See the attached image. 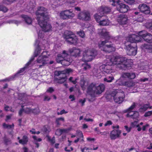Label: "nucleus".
<instances>
[{
  "mask_svg": "<svg viewBox=\"0 0 152 152\" xmlns=\"http://www.w3.org/2000/svg\"><path fill=\"white\" fill-rule=\"evenodd\" d=\"M121 133V131L120 130H114L111 132L110 137L111 139L115 140L118 137Z\"/></svg>",
  "mask_w": 152,
  "mask_h": 152,
  "instance_id": "obj_21",
  "label": "nucleus"
},
{
  "mask_svg": "<svg viewBox=\"0 0 152 152\" xmlns=\"http://www.w3.org/2000/svg\"><path fill=\"white\" fill-rule=\"evenodd\" d=\"M104 86L103 84H100L96 86L93 84L90 85L88 89L87 92L94 96L101 94L104 90Z\"/></svg>",
  "mask_w": 152,
  "mask_h": 152,
  "instance_id": "obj_7",
  "label": "nucleus"
},
{
  "mask_svg": "<svg viewBox=\"0 0 152 152\" xmlns=\"http://www.w3.org/2000/svg\"><path fill=\"white\" fill-rule=\"evenodd\" d=\"M146 37H149L151 39L148 40H147L149 42H151V43H152V36H146Z\"/></svg>",
  "mask_w": 152,
  "mask_h": 152,
  "instance_id": "obj_64",
  "label": "nucleus"
},
{
  "mask_svg": "<svg viewBox=\"0 0 152 152\" xmlns=\"http://www.w3.org/2000/svg\"><path fill=\"white\" fill-rule=\"evenodd\" d=\"M74 14L70 10L64 11L60 13L61 18L64 19L70 18L74 17Z\"/></svg>",
  "mask_w": 152,
  "mask_h": 152,
  "instance_id": "obj_17",
  "label": "nucleus"
},
{
  "mask_svg": "<svg viewBox=\"0 0 152 152\" xmlns=\"http://www.w3.org/2000/svg\"><path fill=\"white\" fill-rule=\"evenodd\" d=\"M73 150V149L72 147H66L65 148V150L66 151H68V152H69V151H72Z\"/></svg>",
  "mask_w": 152,
  "mask_h": 152,
  "instance_id": "obj_52",
  "label": "nucleus"
},
{
  "mask_svg": "<svg viewBox=\"0 0 152 152\" xmlns=\"http://www.w3.org/2000/svg\"><path fill=\"white\" fill-rule=\"evenodd\" d=\"M48 19L46 18L38 21V23L42 30L38 32V37L39 39L42 38L44 36V32H50L52 31V27L50 24L47 22Z\"/></svg>",
  "mask_w": 152,
  "mask_h": 152,
  "instance_id": "obj_5",
  "label": "nucleus"
},
{
  "mask_svg": "<svg viewBox=\"0 0 152 152\" xmlns=\"http://www.w3.org/2000/svg\"><path fill=\"white\" fill-rule=\"evenodd\" d=\"M68 56V54L66 51L64 50L62 53L58 55L56 60L57 62L61 63L63 65L67 66L69 65L72 61V59L70 58L66 57Z\"/></svg>",
  "mask_w": 152,
  "mask_h": 152,
  "instance_id": "obj_8",
  "label": "nucleus"
},
{
  "mask_svg": "<svg viewBox=\"0 0 152 152\" xmlns=\"http://www.w3.org/2000/svg\"><path fill=\"white\" fill-rule=\"evenodd\" d=\"M149 126V124H146V125L143 126L142 127V130L143 131H145L146 128L148 127Z\"/></svg>",
  "mask_w": 152,
  "mask_h": 152,
  "instance_id": "obj_58",
  "label": "nucleus"
},
{
  "mask_svg": "<svg viewBox=\"0 0 152 152\" xmlns=\"http://www.w3.org/2000/svg\"><path fill=\"white\" fill-rule=\"evenodd\" d=\"M18 139L19 140V143L22 144H26L28 141L27 137L26 136H24L22 140H20L19 137H18Z\"/></svg>",
  "mask_w": 152,
  "mask_h": 152,
  "instance_id": "obj_32",
  "label": "nucleus"
},
{
  "mask_svg": "<svg viewBox=\"0 0 152 152\" xmlns=\"http://www.w3.org/2000/svg\"><path fill=\"white\" fill-rule=\"evenodd\" d=\"M90 149L88 148L85 147L81 149L82 152H88V150Z\"/></svg>",
  "mask_w": 152,
  "mask_h": 152,
  "instance_id": "obj_55",
  "label": "nucleus"
},
{
  "mask_svg": "<svg viewBox=\"0 0 152 152\" xmlns=\"http://www.w3.org/2000/svg\"><path fill=\"white\" fill-rule=\"evenodd\" d=\"M126 3L129 4H132L134 2V0H124Z\"/></svg>",
  "mask_w": 152,
  "mask_h": 152,
  "instance_id": "obj_48",
  "label": "nucleus"
},
{
  "mask_svg": "<svg viewBox=\"0 0 152 152\" xmlns=\"http://www.w3.org/2000/svg\"><path fill=\"white\" fill-rule=\"evenodd\" d=\"M111 96L115 102L119 104L121 103L124 100L125 95L122 91L117 89L113 91L109 96Z\"/></svg>",
  "mask_w": 152,
  "mask_h": 152,
  "instance_id": "obj_9",
  "label": "nucleus"
},
{
  "mask_svg": "<svg viewBox=\"0 0 152 152\" xmlns=\"http://www.w3.org/2000/svg\"><path fill=\"white\" fill-rule=\"evenodd\" d=\"M81 52V51L80 49L75 48L70 49L69 51V52L71 55L76 57L79 56Z\"/></svg>",
  "mask_w": 152,
  "mask_h": 152,
  "instance_id": "obj_23",
  "label": "nucleus"
},
{
  "mask_svg": "<svg viewBox=\"0 0 152 152\" xmlns=\"http://www.w3.org/2000/svg\"><path fill=\"white\" fill-rule=\"evenodd\" d=\"M82 67L85 70H86L89 69L90 67V66L88 64L85 63L84 64H82Z\"/></svg>",
  "mask_w": 152,
  "mask_h": 152,
  "instance_id": "obj_37",
  "label": "nucleus"
},
{
  "mask_svg": "<svg viewBox=\"0 0 152 152\" xmlns=\"http://www.w3.org/2000/svg\"><path fill=\"white\" fill-rule=\"evenodd\" d=\"M78 18L80 20L86 21L89 20L91 19L90 14L87 11H84L79 13Z\"/></svg>",
  "mask_w": 152,
  "mask_h": 152,
  "instance_id": "obj_18",
  "label": "nucleus"
},
{
  "mask_svg": "<svg viewBox=\"0 0 152 152\" xmlns=\"http://www.w3.org/2000/svg\"><path fill=\"white\" fill-rule=\"evenodd\" d=\"M94 74V75L99 78H100L101 77V74L100 70H99L94 69L93 71Z\"/></svg>",
  "mask_w": 152,
  "mask_h": 152,
  "instance_id": "obj_34",
  "label": "nucleus"
},
{
  "mask_svg": "<svg viewBox=\"0 0 152 152\" xmlns=\"http://www.w3.org/2000/svg\"><path fill=\"white\" fill-rule=\"evenodd\" d=\"M112 124V122L110 121H108L107 122L104 124L105 126H107L108 125H109Z\"/></svg>",
  "mask_w": 152,
  "mask_h": 152,
  "instance_id": "obj_57",
  "label": "nucleus"
},
{
  "mask_svg": "<svg viewBox=\"0 0 152 152\" xmlns=\"http://www.w3.org/2000/svg\"><path fill=\"white\" fill-rule=\"evenodd\" d=\"M146 28L151 29V31H152V23L151 22H147L145 24Z\"/></svg>",
  "mask_w": 152,
  "mask_h": 152,
  "instance_id": "obj_39",
  "label": "nucleus"
},
{
  "mask_svg": "<svg viewBox=\"0 0 152 152\" xmlns=\"http://www.w3.org/2000/svg\"><path fill=\"white\" fill-rule=\"evenodd\" d=\"M60 121H62L63 122H64V119L63 118H58L56 120V122L58 124H59V122Z\"/></svg>",
  "mask_w": 152,
  "mask_h": 152,
  "instance_id": "obj_51",
  "label": "nucleus"
},
{
  "mask_svg": "<svg viewBox=\"0 0 152 152\" xmlns=\"http://www.w3.org/2000/svg\"><path fill=\"white\" fill-rule=\"evenodd\" d=\"M68 112L67 111H66L65 110H62L60 113L58 112V114L59 115H62L63 114H65L67 113Z\"/></svg>",
  "mask_w": 152,
  "mask_h": 152,
  "instance_id": "obj_53",
  "label": "nucleus"
},
{
  "mask_svg": "<svg viewBox=\"0 0 152 152\" xmlns=\"http://www.w3.org/2000/svg\"><path fill=\"white\" fill-rule=\"evenodd\" d=\"M124 127L128 132H129L130 131L131 128L128 127L127 126H125Z\"/></svg>",
  "mask_w": 152,
  "mask_h": 152,
  "instance_id": "obj_60",
  "label": "nucleus"
},
{
  "mask_svg": "<svg viewBox=\"0 0 152 152\" xmlns=\"http://www.w3.org/2000/svg\"><path fill=\"white\" fill-rule=\"evenodd\" d=\"M64 38L69 43L75 45L77 43L78 39L75 35L71 31H66L63 35Z\"/></svg>",
  "mask_w": 152,
  "mask_h": 152,
  "instance_id": "obj_11",
  "label": "nucleus"
},
{
  "mask_svg": "<svg viewBox=\"0 0 152 152\" xmlns=\"http://www.w3.org/2000/svg\"><path fill=\"white\" fill-rule=\"evenodd\" d=\"M47 10L43 7H38L36 12L37 16V19L38 21L46 18L48 19L49 16L47 14Z\"/></svg>",
  "mask_w": 152,
  "mask_h": 152,
  "instance_id": "obj_12",
  "label": "nucleus"
},
{
  "mask_svg": "<svg viewBox=\"0 0 152 152\" xmlns=\"http://www.w3.org/2000/svg\"><path fill=\"white\" fill-rule=\"evenodd\" d=\"M138 123L137 121H134L131 123V126L132 127H136L137 126L138 124Z\"/></svg>",
  "mask_w": 152,
  "mask_h": 152,
  "instance_id": "obj_49",
  "label": "nucleus"
},
{
  "mask_svg": "<svg viewBox=\"0 0 152 152\" xmlns=\"http://www.w3.org/2000/svg\"><path fill=\"white\" fill-rule=\"evenodd\" d=\"M24 19L26 23L28 24H30L32 22L31 18L27 15H23L21 16Z\"/></svg>",
  "mask_w": 152,
  "mask_h": 152,
  "instance_id": "obj_28",
  "label": "nucleus"
},
{
  "mask_svg": "<svg viewBox=\"0 0 152 152\" xmlns=\"http://www.w3.org/2000/svg\"><path fill=\"white\" fill-rule=\"evenodd\" d=\"M33 138L34 139V143L36 145V147L37 148H38L39 147V145L37 142L41 141L42 140L40 138H38L35 136H33Z\"/></svg>",
  "mask_w": 152,
  "mask_h": 152,
  "instance_id": "obj_33",
  "label": "nucleus"
},
{
  "mask_svg": "<svg viewBox=\"0 0 152 152\" xmlns=\"http://www.w3.org/2000/svg\"><path fill=\"white\" fill-rule=\"evenodd\" d=\"M97 55V51L94 49H87L83 51L82 61L87 62L92 61Z\"/></svg>",
  "mask_w": 152,
  "mask_h": 152,
  "instance_id": "obj_6",
  "label": "nucleus"
},
{
  "mask_svg": "<svg viewBox=\"0 0 152 152\" xmlns=\"http://www.w3.org/2000/svg\"><path fill=\"white\" fill-rule=\"evenodd\" d=\"M135 77V75L133 73H123L120 78L116 82V86H124L128 87L134 86V83L132 81H125L126 78L134 79Z\"/></svg>",
  "mask_w": 152,
  "mask_h": 152,
  "instance_id": "obj_4",
  "label": "nucleus"
},
{
  "mask_svg": "<svg viewBox=\"0 0 152 152\" xmlns=\"http://www.w3.org/2000/svg\"><path fill=\"white\" fill-rule=\"evenodd\" d=\"M98 134H100L102 135H106L107 134V132H99Z\"/></svg>",
  "mask_w": 152,
  "mask_h": 152,
  "instance_id": "obj_61",
  "label": "nucleus"
},
{
  "mask_svg": "<svg viewBox=\"0 0 152 152\" xmlns=\"http://www.w3.org/2000/svg\"><path fill=\"white\" fill-rule=\"evenodd\" d=\"M110 4L113 6L116 5L117 10L122 13L127 12L129 9L127 5L122 3H119V0H109Z\"/></svg>",
  "mask_w": 152,
  "mask_h": 152,
  "instance_id": "obj_10",
  "label": "nucleus"
},
{
  "mask_svg": "<svg viewBox=\"0 0 152 152\" xmlns=\"http://www.w3.org/2000/svg\"><path fill=\"white\" fill-rule=\"evenodd\" d=\"M135 107V104L133 103L128 109L124 110L125 113H127L126 115L127 117H131L133 118L136 119L138 118L139 116V114L137 111H133V110L134 109Z\"/></svg>",
  "mask_w": 152,
  "mask_h": 152,
  "instance_id": "obj_13",
  "label": "nucleus"
},
{
  "mask_svg": "<svg viewBox=\"0 0 152 152\" xmlns=\"http://www.w3.org/2000/svg\"><path fill=\"white\" fill-rule=\"evenodd\" d=\"M34 57H32L29 61L26 64L25 66L24 67L21 68L20 70L18 71L17 74H22V73L25 70H26L28 68V66H31V63L34 60Z\"/></svg>",
  "mask_w": 152,
  "mask_h": 152,
  "instance_id": "obj_22",
  "label": "nucleus"
},
{
  "mask_svg": "<svg viewBox=\"0 0 152 152\" xmlns=\"http://www.w3.org/2000/svg\"><path fill=\"white\" fill-rule=\"evenodd\" d=\"M125 47L127 54L130 56H135L137 53V48L135 47H132L131 43L129 41H125Z\"/></svg>",
  "mask_w": 152,
  "mask_h": 152,
  "instance_id": "obj_14",
  "label": "nucleus"
},
{
  "mask_svg": "<svg viewBox=\"0 0 152 152\" xmlns=\"http://www.w3.org/2000/svg\"><path fill=\"white\" fill-rule=\"evenodd\" d=\"M73 72L72 69H66L64 70L63 71H57L55 72V74H58V75H60L61 74H63L66 76L65 74H69V73H72Z\"/></svg>",
  "mask_w": 152,
  "mask_h": 152,
  "instance_id": "obj_26",
  "label": "nucleus"
},
{
  "mask_svg": "<svg viewBox=\"0 0 152 152\" xmlns=\"http://www.w3.org/2000/svg\"><path fill=\"white\" fill-rule=\"evenodd\" d=\"M143 21V17L142 16L140 15L138 17L137 19V21L139 22H142Z\"/></svg>",
  "mask_w": 152,
  "mask_h": 152,
  "instance_id": "obj_47",
  "label": "nucleus"
},
{
  "mask_svg": "<svg viewBox=\"0 0 152 152\" xmlns=\"http://www.w3.org/2000/svg\"><path fill=\"white\" fill-rule=\"evenodd\" d=\"M69 98L71 99V101H73L75 99V97L73 95H70L69 96Z\"/></svg>",
  "mask_w": 152,
  "mask_h": 152,
  "instance_id": "obj_63",
  "label": "nucleus"
},
{
  "mask_svg": "<svg viewBox=\"0 0 152 152\" xmlns=\"http://www.w3.org/2000/svg\"><path fill=\"white\" fill-rule=\"evenodd\" d=\"M104 63L100 66V69H102L103 72L107 73L110 74L113 72V70L111 69V66L112 65H117L120 68L125 69V67H131L132 62L131 59H127L126 58L117 56L107 58L104 61Z\"/></svg>",
  "mask_w": 152,
  "mask_h": 152,
  "instance_id": "obj_1",
  "label": "nucleus"
},
{
  "mask_svg": "<svg viewBox=\"0 0 152 152\" xmlns=\"http://www.w3.org/2000/svg\"><path fill=\"white\" fill-rule=\"evenodd\" d=\"M138 8L142 12L145 14H148L150 12L149 7L145 4L139 5Z\"/></svg>",
  "mask_w": 152,
  "mask_h": 152,
  "instance_id": "obj_19",
  "label": "nucleus"
},
{
  "mask_svg": "<svg viewBox=\"0 0 152 152\" xmlns=\"http://www.w3.org/2000/svg\"><path fill=\"white\" fill-rule=\"evenodd\" d=\"M138 35V36L134 34L130 35L129 37L126 38V41H129L130 42V43L141 42L142 41L143 39L139 35V33Z\"/></svg>",
  "mask_w": 152,
  "mask_h": 152,
  "instance_id": "obj_16",
  "label": "nucleus"
},
{
  "mask_svg": "<svg viewBox=\"0 0 152 152\" xmlns=\"http://www.w3.org/2000/svg\"><path fill=\"white\" fill-rule=\"evenodd\" d=\"M54 91V89L52 87L49 88L47 90V91L49 93H52Z\"/></svg>",
  "mask_w": 152,
  "mask_h": 152,
  "instance_id": "obj_54",
  "label": "nucleus"
},
{
  "mask_svg": "<svg viewBox=\"0 0 152 152\" xmlns=\"http://www.w3.org/2000/svg\"><path fill=\"white\" fill-rule=\"evenodd\" d=\"M39 112L38 109H34L33 110L30 109L29 107H26V108L25 110V112L27 113H33L34 114H36Z\"/></svg>",
  "mask_w": 152,
  "mask_h": 152,
  "instance_id": "obj_29",
  "label": "nucleus"
},
{
  "mask_svg": "<svg viewBox=\"0 0 152 152\" xmlns=\"http://www.w3.org/2000/svg\"><path fill=\"white\" fill-rule=\"evenodd\" d=\"M117 20L120 24H125L127 23L128 19L126 15L121 14L118 16Z\"/></svg>",
  "mask_w": 152,
  "mask_h": 152,
  "instance_id": "obj_20",
  "label": "nucleus"
},
{
  "mask_svg": "<svg viewBox=\"0 0 152 152\" xmlns=\"http://www.w3.org/2000/svg\"><path fill=\"white\" fill-rule=\"evenodd\" d=\"M150 108V109L151 108V107H150L149 104H144L139 109V111L140 112H144L147 109Z\"/></svg>",
  "mask_w": 152,
  "mask_h": 152,
  "instance_id": "obj_31",
  "label": "nucleus"
},
{
  "mask_svg": "<svg viewBox=\"0 0 152 152\" xmlns=\"http://www.w3.org/2000/svg\"><path fill=\"white\" fill-rule=\"evenodd\" d=\"M103 16V15H100L98 14H96L94 15L95 20L100 25L104 26L109 25L110 22L107 18L101 19V18Z\"/></svg>",
  "mask_w": 152,
  "mask_h": 152,
  "instance_id": "obj_15",
  "label": "nucleus"
},
{
  "mask_svg": "<svg viewBox=\"0 0 152 152\" xmlns=\"http://www.w3.org/2000/svg\"><path fill=\"white\" fill-rule=\"evenodd\" d=\"M69 131L68 129H58L56 131L55 134L57 135H60L62 134L67 133Z\"/></svg>",
  "mask_w": 152,
  "mask_h": 152,
  "instance_id": "obj_27",
  "label": "nucleus"
},
{
  "mask_svg": "<svg viewBox=\"0 0 152 152\" xmlns=\"http://www.w3.org/2000/svg\"><path fill=\"white\" fill-rule=\"evenodd\" d=\"M85 102V99H80L79 100V102L81 103L82 105H83V104Z\"/></svg>",
  "mask_w": 152,
  "mask_h": 152,
  "instance_id": "obj_62",
  "label": "nucleus"
},
{
  "mask_svg": "<svg viewBox=\"0 0 152 152\" xmlns=\"http://www.w3.org/2000/svg\"><path fill=\"white\" fill-rule=\"evenodd\" d=\"M152 115V111H148L147 112H146L144 115V116L145 117H148L151 116Z\"/></svg>",
  "mask_w": 152,
  "mask_h": 152,
  "instance_id": "obj_43",
  "label": "nucleus"
},
{
  "mask_svg": "<svg viewBox=\"0 0 152 152\" xmlns=\"http://www.w3.org/2000/svg\"><path fill=\"white\" fill-rule=\"evenodd\" d=\"M15 0H3V3L8 4L12 3Z\"/></svg>",
  "mask_w": 152,
  "mask_h": 152,
  "instance_id": "obj_42",
  "label": "nucleus"
},
{
  "mask_svg": "<svg viewBox=\"0 0 152 152\" xmlns=\"http://www.w3.org/2000/svg\"><path fill=\"white\" fill-rule=\"evenodd\" d=\"M99 34L101 35L107 39L106 40L100 42L99 43V47L101 49L107 52H110L114 51L115 50V46L110 44L112 42L113 40L109 35V33L105 29H100L99 31Z\"/></svg>",
  "mask_w": 152,
  "mask_h": 152,
  "instance_id": "obj_2",
  "label": "nucleus"
},
{
  "mask_svg": "<svg viewBox=\"0 0 152 152\" xmlns=\"http://www.w3.org/2000/svg\"><path fill=\"white\" fill-rule=\"evenodd\" d=\"M35 45L36 46V49L34 53L35 56H39L37 60V62L40 64L38 65L39 68H41L42 66H44L48 63V57L50 55L49 52L43 51L41 52V49L45 48V46L43 47L41 44L39 43L38 41L36 40L35 43Z\"/></svg>",
  "mask_w": 152,
  "mask_h": 152,
  "instance_id": "obj_3",
  "label": "nucleus"
},
{
  "mask_svg": "<svg viewBox=\"0 0 152 152\" xmlns=\"http://www.w3.org/2000/svg\"><path fill=\"white\" fill-rule=\"evenodd\" d=\"M139 35L143 38V39L145 40L146 42L151 43V42L148 41V40H149L151 39L149 37H147L146 36H150L152 35L147 33L145 31H142L140 32H139Z\"/></svg>",
  "mask_w": 152,
  "mask_h": 152,
  "instance_id": "obj_24",
  "label": "nucleus"
},
{
  "mask_svg": "<svg viewBox=\"0 0 152 152\" xmlns=\"http://www.w3.org/2000/svg\"><path fill=\"white\" fill-rule=\"evenodd\" d=\"M69 80L70 81L72 82L74 84H75L76 83V79H73V77H71L69 79Z\"/></svg>",
  "mask_w": 152,
  "mask_h": 152,
  "instance_id": "obj_46",
  "label": "nucleus"
},
{
  "mask_svg": "<svg viewBox=\"0 0 152 152\" xmlns=\"http://www.w3.org/2000/svg\"><path fill=\"white\" fill-rule=\"evenodd\" d=\"M87 141L89 142L94 141L95 140V139L94 138H91L90 137L87 138Z\"/></svg>",
  "mask_w": 152,
  "mask_h": 152,
  "instance_id": "obj_56",
  "label": "nucleus"
},
{
  "mask_svg": "<svg viewBox=\"0 0 152 152\" xmlns=\"http://www.w3.org/2000/svg\"><path fill=\"white\" fill-rule=\"evenodd\" d=\"M8 10V9L3 5H0V11L4 12H6Z\"/></svg>",
  "mask_w": 152,
  "mask_h": 152,
  "instance_id": "obj_40",
  "label": "nucleus"
},
{
  "mask_svg": "<svg viewBox=\"0 0 152 152\" xmlns=\"http://www.w3.org/2000/svg\"><path fill=\"white\" fill-rule=\"evenodd\" d=\"M3 127L5 128H12L14 126L13 125H8L5 124H3Z\"/></svg>",
  "mask_w": 152,
  "mask_h": 152,
  "instance_id": "obj_45",
  "label": "nucleus"
},
{
  "mask_svg": "<svg viewBox=\"0 0 152 152\" xmlns=\"http://www.w3.org/2000/svg\"><path fill=\"white\" fill-rule=\"evenodd\" d=\"M77 136H78L80 137H82V139H80L81 141H84L83 134L81 131H78L77 132Z\"/></svg>",
  "mask_w": 152,
  "mask_h": 152,
  "instance_id": "obj_38",
  "label": "nucleus"
},
{
  "mask_svg": "<svg viewBox=\"0 0 152 152\" xmlns=\"http://www.w3.org/2000/svg\"><path fill=\"white\" fill-rule=\"evenodd\" d=\"M110 11V9L109 7H102L99 9L98 13L97 14H98L100 15H103V16L104 13L108 12Z\"/></svg>",
  "mask_w": 152,
  "mask_h": 152,
  "instance_id": "obj_25",
  "label": "nucleus"
},
{
  "mask_svg": "<svg viewBox=\"0 0 152 152\" xmlns=\"http://www.w3.org/2000/svg\"><path fill=\"white\" fill-rule=\"evenodd\" d=\"M66 76H64V77H61L60 79L58 81V83H62L66 81Z\"/></svg>",
  "mask_w": 152,
  "mask_h": 152,
  "instance_id": "obj_41",
  "label": "nucleus"
},
{
  "mask_svg": "<svg viewBox=\"0 0 152 152\" xmlns=\"http://www.w3.org/2000/svg\"><path fill=\"white\" fill-rule=\"evenodd\" d=\"M77 34L82 38H84L85 37V35L84 31H80L77 32Z\"/></svg>",
  "mask_w": 152,
  "mask_h": 152,
  "instance_id": "obj_35",
  "label": "nucleus"
},
{
  "mask_svg": "<svg viewBox=\"0 0 152 152\" xmlns=\"http://www.w3.org/2000/svg\"><path fill=\"white\" fill-rule=\"evenodd\" d=\"M143 124L142 122H141L140 124L137 126L136 128H137V129L138 131H140L142 129L141 126H142Z\"/></svg>",
  "mask_w": 152,
  "mask_h": 152,
  "instance_id": "obj_44",
  "label": "nucleus"
},
{
  "mask_svg": "<svg viewBox=\"0 0 152 152\" xmlns=\"http://www.w3.org/2000/svg\"><path fill=\"white\" fill-rule=\"evenodd\" d=\"M4 109L6 111L10 110L12 112H13L14 111V109H12V108H11L10 107L7 106L5 107Z\"/></svg>",
  "mask_w": 152,
  "mask_h": 152,
  "instance_id": "obj_50",
  "label": "nucleus"
},
{
  "mask_svg": "<svg viewBox=\"0 0 152 152\" xmlns=\"http://www.w3.org/2000/svg\"><path fill=\"white\" fill-rule=\"evenodd\" d=\"M114 79V77L112 76H109L108 77L105 78L104 79V81L105 82L110 83Z\"/></svg>",
  "mask_w": 152,
  "mask_h": 152,
  "instance_id": "obj_36",
  "label": "nucleus"
},
{
  "mask_svg": "<svg viewBox=\"0 0 152 152\" xmlns=\"http://www.w3.org/2000/svg\"><path fill=\"white\" fill-rule=\"evenodd\" d=\"M26 95L24 93L20 94L19 95V98L20 99H22V98L21 97H24L26 96Z\"/></svg>",
  "mask_w": 152,
  "mask_h": 152,
  "instance_id": "obj_59",
  "label": "nucleus"
},
{
  "mask_svg": "<svg viewBox=\"0 0 152 152\" xmlns=\"http://www.w3.org/2000/svg\"><path fill=\"white\" fill-rule=\"evenodd\" d=\"M142 47L143 49H147L149 52L152 53V45L145 44Z\"/></svg>",
  "mask_w": 152,
  "mask_h": 152,
  "instance_id": "obj_30",
  "label": "nucleus"
}]
</instances>
